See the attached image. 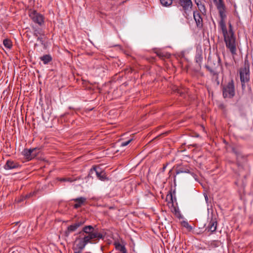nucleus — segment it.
Wrapping results in <instances>:
<instances>
[{"instance_id": "nucleus-4", "label": "nucleus", "mask_w": 253, "mask_h": 253, "mask_svg": "<svg viewBox=\"0 0 253 253\" xmlns=\"http://www.w3.org/2000/svg\"><path fill=\"white\" fill-rule=\"evenodd\" d=\"M222 95L224 98H233L235 95V89L233 80L229 82L222 87Z\"/></svg>"}, {"instance_id": "nucleus-32", "label": "nucleus", "mask_w": 253, "mask_h": 253, "mask_svg": "<svg viewBox=\"0 0 253 253\" xmlns=\"http://www.w3.org/2000/svg\"><path fill=\"white\" fill-rule=\"evenodd\" d=\"M31 31H27L25 34H24V36L27 37L28 40L30 39V37H31Z\"/></svg>"}, {"instance_id": "nucleus-26", "label": "nucleus", "mask_w": 253, "mask_h": 253, "mask_svg": "<svg viewBox=\"0 0 253 253\" xmlns=\"http://www.w3.org/2000/svg\"><path fill=\"white\" fill-rule=\"evenodd\" d=\"M155 53H156L157 55L161 59H164L166 57H169L167 56V53L162 52L161 51L157 50V51L155 52Z\"/></svg>"}, {"instance_id": "nucleus-35", "label": "nucleus", "mask_w": 253, "mask_h": 253, "mask_svg": "<svg viewBox=\"0 0 253 253\" xmlns=\"http://www.w3.org/2000/svg\"><path fill=\"white\" fill-rule=\"evenodd\" d=\"M168 166V164H164L163 167L161 169V171L164 172Z\"/></svg>"}, {"instance_id": "nucleus-33", "label": "nucleus", "mask_w": 253, "mask_h": 253, "mask_svg": "<svg viewBox=\"0 0 253 253\" xmlns=\"http://www.w3.org/2000/svg\"><path fill=\"white\" fill-rule=\"evenodd\" d=\"M132 139H130L128 140V141L122 142L121 144V146H126L127 145L132 141Z\"/></svg>"}, {"instance_id": "nucleus-1", "label": "nucleus", "mask_w": 253, "mask_h": 253, "mask_svg": "<svg viewBox=\"0 0 253 253\" xmlns=\"http://www.w3.org/2000/svg\"><path fill=\"white\" fill-rule=\"evenodd\" d=\"M76 238V247L79 251L74 253H82V251L84 249L88 244H95L99 239L103 238V235L95 230L91 225L84 226L81 231L77 233Z\"/></svg>"}, {"instance_id": "nucleus-16", "label": "nucleus", "mask_w": 253, "mask_h": 253, "mask_svg": "<svg viewBox=\"0 0 253 253\" xmlns=\"http://www.w3.org/2000/svg\"><path fill=\"white\" fill-rule=\"evenodd\" d=\"M176 174L181 173H190L189 167L188 166H179L176 169Z\"/></svg>"}, {"instance_id": "nucleus-14", "label": "nucleus", "mask_w": 253, "mask_h": 253, "mask_svg": "<svg viewBox=\"0 0 253 253\" xmlns=\"http://www.w3.org/2000/svg\"><path fill=\"white\" fill-rule=\"evenodd\" d=\"M220 17V20L219 22V26L220 28H222L225 29V23L226 15L225 14V10L218 11Z\"/></svg>"}, {"instance_id": "nucleus-34", "label": "nucleus", "mask_w": 253, "mask_h": 253, "mask_svg": "<svg viewBox=\"0 0 253 253\" xmlns=\"http://www.w3.org/2000/svg\"><path fill=\"white\" fill-rule=\"evenodd\" d=\"M219 108H220L221 110H224L226 109V106L222 103L219 105Z\"/></svg>"}, {"instance_id": "nucleus-30", "label": "nucleus", "mask_w": 253, "mask_h": 253, "mask_svg": "<svg viewBox=\"0 0 253 253\" xmlns=\"http://www.w3.org/2000/svg\"><path fill=\"white\" fill-rule=\"evenodd\" d=\"M75 179H73L72 178H61L60 179V181L65 182V181H68L70 182H72L74 181H75Z\"/></svg>"}, {"instance_id": "nucleus-18", "label": "nucleus", "mask_w": 253, "mask_h": 253, "mask_svg": "<svg viewBox=\"0 0 253 253\" xmlns=\"http://www.w3.org/2000/svg\"><path fill=\"white\" fill-rule=\"evenodd\" d=\"M78 228L74 223L70 225V226H68L67 229L65 230L64 233L66 237L69 236L71 232L75 231Z\"/></svg>"}, {"instance_id": "nucleus-6", "label": "nucleus", "mask_w": 253, "mask_h": 253, "mask_svg": "<svg viewBox=\"0 0 253 253\" xmlns=\"http://www.w3.org/2000/svg\"><path fill=\"white\" fill-rule=\"evenodd\" d=\"M179 4L182 7L183 10L186 14L185 17L191 12L193 4L191 0H179Z\"/></svg>"}, {"instance_id": "nucleus-27", "label": "nucleus", "mask_w": 253, "mask_h": 253, "mask_svg": "<svg viewBox=\"0 0 253 253\" xmlns=\"http://www.w3.org/2000/svg\"><path fill=\"white\" fill-rule=\"evenodd\" d=\"M161 3L164 6H169L172 3V0H160Z\"/></svg>"}, {"instance_id": "nucleus-28", "label": "nucleus", "mask_w": 253, "mask_h": 253, "mask_svg": "<svg viewBox=\"0 0 253 253\" xmlns=\"http://www.w3.org/2000/svg\"><path fill=\"white\" fill-rule=\"evenodd\" d=\"M41 148H33V150H32V151H33V160H36L38 159L39 158V157H38L37 155L36 154V151L38 149V150H39Z\"/></svg>"}, {"instance_id": "nucleus-20", "label": "nucleus", "mask_w": 253, "mask_h": 253, "mask_svg": "<svg viewBox=\"0 0 253 253\" xmlns=\"http://www.w3.org/2000/svg\"><path fill=\"white\" fill-rule=\"evenodd\" d=\"M115 248L122 253H127V251L124 245H121L119 242H115L114 243Z\"/></svg>"}, {"instance_id": "nucleus-10", "label": "nucleus", "mask_w": 253, "mask_h": 253, "mask_svg": "<svg viewBox=\"0 0 253 253\" xmlns=\"http://www.w3.org/2000/svg\"><path fill=\"white\" fill-rule=\"evenodd\" d=\"M34 35L37 38L39 44L43 45V39L45 38V36L42 28H39L38 30H35Z\"/></svg>"}, {"instance_id": "nucleus-15", "label": "nucleus", "mask_w": 253, "mask_h": 253, "mask_svg": "<svg viewBox=\"0 0 253 253\" xmlns=\"http://www.w3.org/2000/svg\"><path fill=\"white\" fill-rule=\"evenodd\" d=\"M19 167V165L18 163L12 160H8L4 165V168L5 169H11L17 168Z\"/></svg>"}, {"instance_id": "nucleus-8", "label": "nucleus", "mask_w": 253, "mask_h": 253, "mask_svg": "<svg viewBox=\"0 0 253 253\" xmlns=\"http://www.w3.org/2000/svg\"><path fill=\"white\" fill-rule=\"evenodd\" d=\"M33 21L41 27L44 25V17L36 10H33Z\"/></svg>"}, {"instance_id": "nucleus-23", "label": "nucleus", "mask_w": 253, "mask_h": 253, "mask_svg": "<svg viewBox=\"0 0 253 253\" xmlns=\"http://www.w3.org/2000/svg\"><path fill=\"white\" fill-rule=\"evenodd\" d=\"M232 152L234 153L237 157V159L239 158L242 157V153L239 150V149L237 147H232Z\"/></svg>"}, {"instance_id": "nucleus-9", "label": "nucleus", "mask_w": 253, "mask_h": 253, "mask_svg": "<svg viewBox=\"0 0 253 253\" xmlns=\"http://www.w3.org/2000/svg\"><path fill=\"white\" fill-rule=\"evenodd\" d=\"M193 17L197 28L199 29H202L203 27V21L201 14L198 11H194Z\"/></svg>"}, {"instance_id": "nucleus-13", "label": "nucleus", "mask_w": 253, "mask_h": 253, "mask_svg": "<svg viewBox=\"0 0 253 253\" xmlns=\"http://www.w3.org/2000/svg\"><path fill=\"white\" fill-rule=\"evenodd\" d=\"M217 223L215 219H211L210 221L206 230L210 231L211 233L216 231L217 228Z\"/></svg>"}, {"instance_id": "nucleus-21", "label": "nucleus", "mask_w": 253, "mask_h": 253, "mask_svg": "<svg viewBox=\"0 0 253 253\" xmlns=\"http://www.w3.org/2000/svg\"><path fill=\"white\" fill-rule=\"evenodd\" d=\"M40 59L43 62V64H47L52 60V58L49 54H45L40 57Z\"/></svg>"}, {"instance_id": "nucleus-37", "label": "nucleus", "mask_w": 253, "mask_h": 253, "mask_svg": "<svg viewBox=\"0 0 253 253\" xmlns=\"http://www.w3.org/2000/svg\"><path fill=\"white\" fill-rule=\"evenodd\" d=\"M208 63L211 64V61H208Z\"/></svg>"}, {"instance_id": "nucleus-17", "label": "nucleus", "mask_w": 253, "mask_h": 253, "mask_svg": "<svg viewBox=\"0 0 253 253\" xmlns=\"http://www.w3.org/2000/svg\"><path fill=\"white\" fill-rule=\"evenodd\" d=\"M22 154L26 161H29L32 160V148L24 149Z\"/></svg>"}, {"instance_id": "nucleus-24", "label": "nucleus", "mask_w": 253, "mask_h": 253, "mask_svg": "<svg viewBox=\"0 0 253 253\" xmlns=\"http://www.w3.org/2000/svg\"><path fill=\"white\" fill-rule=\"evenodd\" d=\"M217 4V8L218 11L225 10V6L222 0H218Z\"/></svg>"}, {"instance_id": "nucleus-39", "label": "nucleus", "mask_w": 253, "mask_h": 253, "mask_svg": "<svg viewBox=\"0 0 253 253\" xmlns=\"http://www.w3.org/2000/svg\"><path fill=\"white\" fill-rule=\"evenodd\" d=\"M38 45L37 43H35V46H36Z\"/></svg>"}, {"instance_id": "nucleus-19", "label": "nucleus", "mask_w": 253, "mask_h": 253, "mask_svg": "<svg viewBox=\"0 0 253 253\" xmlns=\"http://www.w3.org/2000/svg\"><path fill=\"white\" fill-rule=\"evenodd\" d=\"M195 2L197 4L199 10L203 14H206V9L205 5L202 3L201 0H195Z\"/></svg>"}, {"instance_id": "nucleus-22", "label": "nucleus", "mask_w": 253, "mask_h": 253, "mask_svg": "<svg viewBox=\"0 0 253 253\" xmlns=\"http://www.w3.org/2000/svg\"><path fill=\"white\" fill-rule=\"evenodd\" d=\"M3 44L4 47L7 49H10L12 46V42L8 39H4L3 41Z\"/></svg>"}, {"instance_id": "nucleus-25", "label": "nucleus", "mask_w": 253, "mask_h": 253, "mask_svg": "<svg viewBox=\"0 0 253 253\" xmlns=\"http://www.w3.org/2000/svg\"><path fill=\"white\" fill-rule=\"evenodd\" d=\"M85 222V219L84 218H81L80 219H78L74 224L77 226V227L78 228L80 226H82Z\"/></svg>"}, {"instance_id": "nucleus-2", "label": "nucleus", "mask_w": 253, "mask_h": 253, "mask_svg": "<svg viewBox=\"0 0 253 253\" xmlns=\"http://www.w3.org/2000/svg\"><path fill=\"white\" fill-rule=\"evenodd\" d=\"M228 25V30L227 29L225 23V29L223 30L222 28H220L222 31L226 46L229 50L232 55L234 56L237 54V46L238 43L236 42V36L231 23L229 22Z\"/></svg>"}, {"instance_id": "nucleus-12", "label": "nucleus", "mask_w": 253, "mask_h": 253, "mask_svg": "<svg viewBox=\"0 0 253 253\" xmlns=\"http://www.w3.org/2000/svg\"><path fill=\"white\" fill-rule=\"evenodd\" d=\"M236 107L237 111L241 117H245L247 116L245 107L243 103H237Z\"/></svg>"}, {"instance_id": "nucleus-3", "label": "nucleus", "mask_w": 253, "mask_h": 253, "mask_svg": "<svg viewBox=\"0 0 253 253\" xmlns=\"http://www.w3.org/2000/svg\"><path fill=\"white\" fill-rule=\"evenodd\" d=\"M215 61L216 63H213V66L209 65H206V67L212 76V79L215 80V82H216L218 85L219 84V81L218 79V72L217 68L221 66V60L220 57H217Z\"/></svg>"}, {"instance_id": "nucleus-36", "label": "nucleus", "mask_w": 253, "mask_h": 253, "mask_svg": "<svg viewBox=\"0 0 253 253\" xmlns=\"http://www.w3.org/2000/svg\"><path fill=\"white\" fill-rule=\"evenodd\" d=\"M247 82H241V84H242V88L243 89H244L245 88V83H246Z\"/></svg>"}, {"instance_id": "nucleus-31", "label": "nucleus", "mask_w": 253, "mask_h": 253, "mask_svg": "<svg viewBox=\"0 0 253 253\" xmlns=\"http://www.w3.org/2000/svg\"><path fill=\"white\" fill-rule=\"evenodd\" d=\"M182 225L183 227L186 228L189 230L192 229V227L189 225V224L187 221H183L182 222Z\"/></svg>"}, {"instance_id": "nucleus-7", "label": "nucleus", "mask_w": 253, "mask_h": 253, "mask_svg": "<svg viewBox=\"0 0 253 253\" xmlns=\"http://www.w3.org/2000/svg\"><path fill=\"white\" fill-rule=\"evenodd\" d=\"M94 174H95L97 177L100 180H104L106 179L105 173L95 167L90 169L88 177H92Z\"/></svg>"}, {"instance_id": "nucleus-11", "label": "nucleus", "mask_w": 253, "mask_h": 253, "mask_svg": "<svg viewBox=\"0 0 253 253\" xmlns=\"http://www.w3.org/2000/svg\"><path fill=\"white\" fill-rule=\"evenodd\" d=\"M72 201H74L76 203L73 205L74 208L77 209L84 205L86 202V198L83 197L73 199Z\"/></svg>"}, {"instance_id": "nucleus-5", "label": "nucleus", "mask_w": 253, "mask_h": 253, "mask_svg": "<svg viewBox=\"0 0 253 253\" xmlns=\"http://www.w3.org/2000/svg\"><path fill=\"white\" fill-rule=\"evenodd\" d=\"M241 82H248L250 81V65L248 60H245L244 67L240 70Z\"/></svg>"}, {"instance_id": "nucleus-38", "label": "nucleus", "mask_w": 253, "mask_h": 253, "mask_svg": "<svg viewBox=\"0 0 253 253\" xmlns=\"http://www.w3.org/2000/svg\"><path fill=\"white\" fill-rule=\"evenodd\" d=\"M31 14H32V13H31V12H30L29 11V15L30 16H31Z\"/></svg>"}, {"instance_id": "nucleus-29", "label": "nucleus", "mask_w": 253, "mask_h": 253, "mask_svg": "<svg viewBox=\"0 0 253 253\" xmlns=\"http://www.w3.org/2000/svg\"><path fill=\"white\" fill-rule=\"evenodd\" d=\"M31 193L29 194V195H27L25 196H23L21 197L20 199H17V202L20 203L22 201H23L24 200L26 199L27 198H29L30 197Z\"/></svg>"}]
</instances>
